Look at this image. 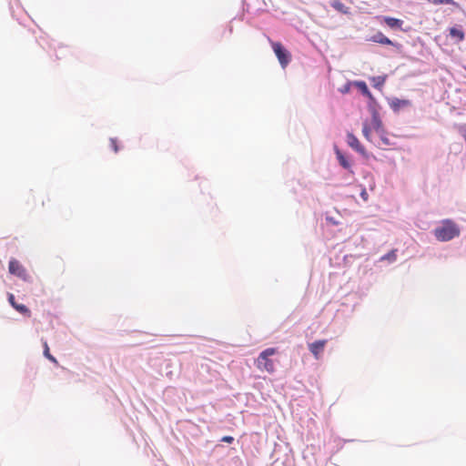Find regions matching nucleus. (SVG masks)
<instances>
[{"label":"nucleus","mask_w":466,"mask_h":466,"mask_svg":"<svg viewBox=\"0 0 466 466\" xmlns=\"http://www.w3.org/2000/svg\"><path fill=\"white\" fill-rule=\"evenodd\" d=\"M433 235L441 242H448L461 235L460 226L451 218H444L433 229Z\"/></svg>","instance_id":"nucleus-1"},{"label":"nucleus","mask_w":466,"mask_h":466,"mask_svg":"<svg viewBox=\"0 0 466 466\" xmlns=\"http://www.w3.org/2000/svg\"><path fill=\"white\" fill-rule=\"evenodd\" d=\"M271 48L278 58L282 69H285L291 62L292 55L289 49L279 41L269 40Z\"/></svg>","instance_id":"nucleus-2"},{"label":"nucleus","mask_w":466,"mask_h":466,"mask_svg":"<svg viewBox=\"0 0 466 466\" xmlns=\"http://www.w3.org/2000/svg\"><path fill=\"white\" fill-rule=\"evenodd\" d=\"M333 152L339 165L346 170L350 175H354L353 160L350 154L341 150L337 144L333 145Z\"/></svg>","instance_id":"nucleus-3"},{"label":"nucleus","mask_w":466,"mask_h":466,"mask_svg":"<svg viewBox=\"0 0 466 466\" xmlns=\"http://www.w3.org/2000/svg\"><path fill=\"white\" fill-rule=\"evenodd\" d=\"M346 142L351 149L359 153L363 158L369 159L373 157L372 154L367 151L365 147L360 143L359 138L352 132H347Z\"/></svg>","instance_id":"nucleus-4"},{"label":"nucleus","mask_w":466,"mask_h":466,"mask_svg":"<svg viewBox=\"0 0 466 466\" xmlns=\"http://www.w3.org/2000/svg\"><path fill=\"white\" fill-rule=\"evenodd\" d=\"M377 18L381 25L388 26L391 30H400L405 33L410 30V27H408V28L402 27V25L404 24V21L402 19L393 17V16H389V15H380Z\"/></svg>","instance_id":"nucleus-5"},{"label":"nucleus","mask_w":466,"mask_h":466,"mask_svg":"<svg viewBox=\"0 0 466 466\" xmlns=\"http://www.w3.org/2000/svg\"><path fill=\"white\" fill-rule=\"evenodd\" d=\"M367 41H370L373 43H377L382 46H391L398 50L402 48V45L390 40L388 36H386L381 31H377L374 35L367 38Z\"/></svg>","instance_id":"nucleus-6"},{"label":"nucleus","mask_w":466,"mask_h":466,"mask_svg":"<svg viewBox=\"0 0 466 466\" xmlns=\"http://www.w3.org/2000/svg\"><path fill=\"white\" fill-rule=\"evenodd\" d=\"M275 352H276V349L267 348L259 353V356L258 359L259 365L263 364L264 369L268 372H272L274 370V363L269 359V356L273 355Z\"/></svg>","instance_id":"nucleus-7"},{"label":"nucleus","mask_w":466,"mask_h":466,"mask_svg":"<svg viewBox=\"0 0 466 466\" xmlns=\"http://www.w3.org/2000/svg\"><path fill=\"white\" fill-rule=\"evenodd\" d=\"M388 104L393 113L398 114L400 110L411 106L412 102L407 98H399L396 96L387 97Z\"/></svg>","instance_id":"nucleus-8"},{"label":"nucleus","mask_w":466,"mask_h":466,"mask_svg":"<svg viewBox=\"0 0 466 466\" xmlns=\"http://www.w3.org/2000/svg\"><path fill=\"white\" fill-rule=\"evenodd\" d=\"M9 273L23 280H27V273L24 266L15 258H11L8 263Z\"/></svg>","instance_id":"nucleus-9"},{"label":"nucleus","mask_w":466,"mask_h":466,"mask_svg":"<svg viewBox=\"0 0 466 466\" xmlns=\"http://www.w3.org/2000/svg\"><path fill=\"white\" fill-rule=\"evenodd\" d=\"M448 36L451 37L453 44L458 45L465 39V33L461 25H454L447 29Z\"/></svg>","instance_id":"nucleus-10"},{"label":"nucleus","mask_w":466,"mask_h":466,"mask_svg":"<svg viewBox=\"0 0 466 466\" xmlns=\"http://www.w3.org/2000/svg\"><path fill=\"white\" fill-rule=\"evenodd\" d=\"M7 300L10 306L24 317L31 316L30 309L25 304L17 303L15 300V296L13 293H7Z\"/></svg>","instance_id":"nucleus-11"},{"label":"nucleus","mask_w":466,"mask_h":466,"mask_svg":"<svg viewBox=\"0 0 466 466\" xmlns=\"http://www.w3.org/2000/svg\"><path fill=\"white\" fill-rule=\"evenodd\" d=\"M326 344V339L314 340L313 342L309 343V350L316 359H319V355L324 351Z\"/></svg>","instance_id":"nucleus-12"},{"label":"nucleus","mask_w":466,"mask_h":466,"mask_svg":"<svg viewBox=\"0 0 466 466\" xmlns=\"http://www.w3.org/2000/svg\"><path fill=\"white\" fill-rule=\"evenodd\" d=\"M367 107L371 116H380L381 106L374 96L368 98Z\"/></svg>","instance_id":"nucleus-13"},{"label":"nucleus","mask_w":466,"mask_h":466,"mask_svg":"<svg viewBox=\"0 0 466 466\" xmlns=\"http://www.w3.org/2000/svg\"><path fill=\"white\" fill-rule=\"evenodd\" d=\"M353 86L367 99L373 96L364 80H353Z\"/></svg>","instance_id":"nucleus-14"},{"label":"nucleus","mask_w":466,"mask_h":466,"mask_svg":"<svg viewBox=\"0 0 466 466\" xmlns=\"http://www.w3.org/2000/svg\"><path fill=\"white\" fill-rule=\"evenodd\" d=\"M387 78H388L387 75L375 76L370 77V81L373 88H375L377 90H381L385 85Z\"/></svg>","instance_id":"nucleus-15"},{"label":"nucleus","mask_w":466,"mask_h":466,"mask_svg":"<svg viewBox=\"0 0 466 466\" xmlns=\"http://www.w3.org/2000/svg\"><path fill=\"white\" fill-rule=\"evenodd\" d=\"M330 6L334 8L337 12L343 14V15H350V8L346 6L341 1L339 0H331L330 1Z\"/></svg>","instance_id":"nucleus-16"},{"label":"nucleus","mask_w":466,"mask_h":466,"mask_svg":"<svg viewBox=\"0 0 466 466\" xmlns=\"http://www.w3.org/2000/svg\"><path fill=\"white\" fill-rule=\"evenodd\" d=\"M371 127L377 132L384 131L383 122L380 116H373L370 119Z\"/></svg>","instance_id":"nucleus-17"},{"label":"nucleus","mask_w":466,"mask_h":466,"mask_svg":"<svg viewBox=\"0 0 466 466\" xmlns=\"http://www.w3.org/2000/svg\"><path fill=\"white\" fill-rule=\"evenodd\" d=\"M43 355L46 359H47L50 362L58 366V361L55 356H53L50 352L49 346L46 341L43 342Z\"/></svg>","instance_id":"nucleus-18"},{"label":"nucleus","mask_w":466,"mask_h":466,"mask_svg":"<svg viewBox=\"0 0 466 466\" xmlns=\"http://www.w3.org/2000/svg\"><path fill=\"white\" fill-rule=\"evenodd\" d=\"M427 2L430 4L435 5H451L455 6L458 9H461L460 4L454 0H427Z\"/></svg>","instance_id":"nucleus-19"},{"label":"nucleus","mask_w":466,"mask_h":466,"mask_svg":"<svg viewBox=\"0 0 466 466\" xmlns=\"http://www.w3.org/2000/svg\"><path fill=\"white\" fill-rule=\"evenodd\" d=\"M396 259H397V250L396 249L390 250L389 252H387L380 258L381 261L387 260V261H389V263H393L394 261H396Z\"/></svg>","instance_id":"nucleus-20"},{"label":"nucleus","mask_w":466,"mask_h":466,"mask_svg":"<svg viewBox=\"0 0 466 466\" xmlns=\"http://www.w3.org/2000/svg\"><path fill=\"white\" fill-rule=\"evenodd\" d=\"M370 133H371V127L368 126L367 122H364L363 127H362V134H363V137L369 141H371Z\"/></svg>","instance_id":"nucleus-21"},{"label":"nucleus","mask_w":466,"mask_h":466,"mask_svg":"<svg viewBox=\"0 0 466 466\" xmlns=\"http://www.w3.org/2000/svg\"><path fill=\"white\" fill-rule=\"evenodd\" d=\"M379 134H380V141L383 145H385V146H392L393 145V143L390 141V139L385 134V130L383 132L379 133Z\"/></svg>","instance_id":"nucleus-22"},{"label":"nucleus","mask_w":466,"mask_h":466,"mask_svg":"<svg viewBox=\"0 0 466 466\" xmlns=\"http://www.w3.org/2000/svg\"><path fill=\"white\" fill-rule=\"evenodd\" d=\"M351 86H353V81H347L340 88L339 92L343 95L350 93Z\"/></svg>","instance_id":"nucleus-23"},{"label":"nucleus","mask_w":466,"mask_h":466,"mask_svg":"<svg viewBox=\"0 0 466 466\" xmlns=\"http://www.w3.org/2000/svg\"><path fill=\"white\" fill-rule=\"evenodd\" d=\"M110 147L115 153H117L120 150L118 141L116 137L110 138Z\"/></svg>","instance_id":"nucleus-24"},{"label":"nucleus","mask_w":466,"mask_h":466,"mask_svg":"<svg viewBox=\"0 0 466 466\" xmlns=\"http://www.w3.org/2000/svg\"><path fill=\"white\" fill-rule=\"evenodd\" d=\"M234 441H235L234 437L230 436V435L223 436L219 440L220 442H226V443H228V444H231Z\"/></svg>","instance_id":"nucleus-25"},{"label":"nucleus","mask_w":466,"mask_h":466,"mask_svg":"<svg viewBox=\"0 0 466 466\" xmlns=\"http://www.w3.org/2000/svg\"><path fill=\"white\" fill-rule=\"evenodd\" d=\"M360 197L364 200L367 201L369 199V194L367 192V189L365 187L361 188V191L360 193Z\"/></svg>","instance_id":"nucleus-26"},{"label":"nucleus","mask_w":466,"mask_h":466,"mask_svg":"<svg viewBox=\"0 0 466 466\" xmlns=\"http://www.w3.org/2000/svg\"><path fill=\"white\" fill-rule=\"evenodd\" d=\"M326 221L333 226H338L339 224L338 220L329 215L326 216Z\"/></svg>","instance_id":"nucleus-27"},{"label":"nucleus","mask_w":466,"mask_h":466,"mask_svg":"<svg viewBox=\"0 0 466 466\" xmlns=\"http://www.w3.org/2000/svg\"><path fill=\"white\" fill-rule=\"evenodd\" d=\"M462 67H463V69L466 71V66H463Z\"/></svg>","instance_id":"nucleus-28"}]
</instances>
